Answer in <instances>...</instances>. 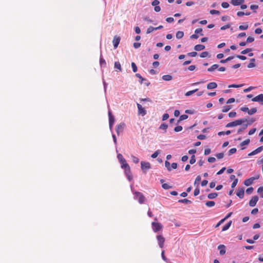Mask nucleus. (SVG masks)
<instances>
[{
	"mask_svg": "<svg viewBox=\"0 0 263 263\" xmlns=\"http://www.w3.org/2000/svg\"><path fill=\"white\" fill-rule=\"evenodd\" d=\"M255 121V119H250V120L249 121H248V123L247 124H246L243 127V129H245L247 127L248 125H250L251 124H252L254 121Z\"/></svg>",
	"mask_w": 263,
	"mask_h": 263,
	"instance_id": "obj_32",
	"label": "nucleus"
},
{
	"mask_svg": "<svg viewBox=\"0 0 263 263\" xmlns=\"http://www.w3.org/2000/svg\"><path fill=\"white\" fill-rule=\"evenodd\" d=\"M125 126V124L124 123H121L117 125L116 128V131L118 135H119L120 133L123 132Z\"/></svg>",
	"mask_w": 263,
	"mask_h": 263,
	"instance_id": "obj_7",
	"label": "nucleus"
},
{
	"mask_svg": "<svg viewBox=\"0 0 263 263\" xmlns=\"http://www.w3.org/2000/svg\"><path fill=\"white\" fill-rule=\"evenodd\" d=\"M232 108L231 105H226L223 106L222 109L223 112H227Z\"/></svg>",
	"mask_w": 263,
	"mask_h": 263,
	"instance_id": "obj_28",
	"label": "nucleus"
},
{
	"mask_svg": "<svg viewBox=\"0 0 263 263\" xmlns=\"http://www.w3.org/2000/svg\"><path fill=\"white\" fill-rule=\"evenodd\" d=\"M253 191V188L252 187H250L248 188L246 190V193L248 194H251Z\"/></svg>",
	"mask_w": 263,
	"mask_h": 263,
	"instance_id": "obj_55",
	"label": "nucleus"
},
{
	"mask_svg": "<svg viewBox=\"0 0 263 263\" xmlns=\"http://www.w3.org/2000/svg\"><path fill=\"white\" fill-rule=\"evenodd\" d=\"M152 227L153 231L154 232H157L159 231L162 230L163 228V226L161 223L156 222H152Z\"/></svg>",
	"mask_w": 263,
	"mask_h": 263,
	"instance_id": "obj_4",
	"label": "nucleus"
},
{
	"mask_svg": "<svg viewBox=\"0 0 263 263\" xmlns=\"http://www.w3.org/2000/svg\"><path fill=\"white\" fill-rule=\"evenodd\" d=\"M117 158L121 164V167L122 168H127L128 169L129 165L127 163L126 160L124 158L122 155L119 154L117 155Z\"/></svg>",
	"mask_w": 263,
	"mask_h": 263,
	"instance_id": "obj_3",
	"label": "nucleus"
},
{
	"mask_svg": "<svg viewBox=\"0 0 263 263\" xmlns=\"http://www.w3.org/2000/svg\"><path fill=\"white\" fill-rule=\"evenodd\" d=\"M205 48V46L203 45L198 44L195 46L194 49L196 51L202 50Z\"/></svg>",
	"mask_w": 263,
	"mask_h": 263,
	"instance_id": "obj_21",
	"label": "nucleus"
},
{
	"mask_svg": "<svg viewBox=\"0 0 263 263\" xmlns=\"http://www.w3.org/2000/svg\"><path fill=\"white\" fill-rule=\"evenodd\" d=\"M254 41V38L253 37L249 36L247 39V43H250Z\"/></svg>",
	"mask_w": 263,
	"mask_h": 263,
	"instance_id": "obj_50",
	"label": "nucleus"
},
{
	"mask_svg": "<svg viewBox=\"0 0 263 263\" xmlns=\"http://www.w3.org/2000/svg\"><path fill=\"white\" fill-rule=\"evenodd\" d=\"M178 202H181V203H191V201H190L187 199H180L178 201Z\"/></svg>",
	"mask_w": 263,
	"mask_h": 263,
	"instance_id": "obj_42",
	"label": "nucleus"
},
{
	"mask_svg": "<svg viewBox=\"0 0 263 263\" xmlns=\"http://www.w3.org/2000/svg\"><path fill=\"white\" fill-rule=\"evenodd\" d=\"M242 85H243L242 84H241V85L232 84V85H230L228 86V87L229 88H238V87H241Z\"/></svg>",
	"mask_w": 263,
	"mask_h": 263,
	"instance_id": "obj_53",
	"label": "nucleus"
},
{
	"mask_svg": "<svg viewBox=\"0 0 263 263\" xmlns=\"http://www.w3.org/2000/svg\"><path fill=\"white\" fill-rule=\"evenodd\" d=\"M215 204V203L214 201H206L205 203V205L208 207H212L214 206Z\"/></svg>",
	"mask_w": 263,
	"mask_h": 263,
	"instance_id": "obj_30",
	"label": "nucleus"
},
{
	"mask_svg": "<svg viewBox=\"0 0 263 263\" xmlns=\"http://www.w3.org/2000/svg\"><path fill=\"white\" fill-rule=\"evenodd\" d=\"M210 13L211 14H219L220 13L219 11L216 10H211L210 11Z\"/></svg>",
	"mask_w": 263,
	"mask_h": 263,
	"instance_id": "obj_51",
	"label": "nucleus"
},
{
	"mask_svg": "<svg viewBox=\"0 0 263 263\" xmlns=\"http://www.w3.org/2000/svg\"><path fill=\"white\" fill-rule=\"evenodd\" d=\"M208 52L207 51H204L200 53V57L202 58H205L208 56Z\"/></svg>",
	"mask_w": 263,
	"mask_h": 263,
	"instance_id": "obj_49",
	"label": "nucleus"
},
{
	"mask_svg": "<svg viewBox=\"0 0 263 263\" xmlns=\"http://www.w3.org/2000/svg\"><path fill=\"white\" fill-rule=\"evenodd\" d=\"M236 57L241 60H245L247 59L246 57L244 55H237Z\"/></svg>",
	"mask_w": 263,
	"mask_h": 263,
	"instance_id": "obj_62",
	"label": "nucleus"
},
{
	"mask_svg": "<svg viewBox=\"0 0 263 263\" xmlns=\"http://www.w3.org/2000/svg\"><path fill=\"white\" fill-rule=\"evenodd\" d=\"M248 28V25L247 24H245L244 25H240L239 26V29L240 30H245L247 29Z\"/></svg>",
	"mask_w": 263,
	"mask_h": 263,
	"instance_id": "obj_39",
	"label": "nucleus"
},
{
	"mask_svg": "<svg viewBox=\"0 0 263 263\" xmlns=\"http://www.w3.org/2000/svg\"><path fill=\"white\" fill-rule=\"evenodd\" d=\"M188 116L186 115H182L179 117V120L178 121V123H179L180 121H182L184 120H185L187 119Z\"/></svg>",
	"mask_w": 263,
	"mask_h": 263,
	"instance_id": "obj_35",
	"label": "nucleus"
},
{
	"mask_svg": "<svg viewBox=\"0 0 263 263\" xmlns=\"http://www.w3.org/2000/svg\"><path fill=\"white\" fill-rule=\"evenodd\" d=\"M141 166L142 170L144 171L145 170H148L151 167V164L148 162L141 161Z\"/></svg>",
	"mask_w": 263,
	"mask_h": 263,
	"instance_id": "obj_9",
	"label": "nucleus"
},
{
	"mask_svg": "<svg viewBox=\"0 0 263 263\" xmlns=\"http://www.w3.org/2000/svg\"><path fill=\"white\" fill-rule=\"evenodd\" d=\"M202 28H198L195 30V33L196 34H200V35H203V34L202 33Z\"/></svg>",
	"mask_w": 263,
	"mask_h": 263,
	"instance_id": "obj_48",
	"label": "nucleus"
},
{
	"mask_svg": "<svg viewBox=\"0 0 263 263\" xmlns=\"http://www.w3.org/2000/svg\"><path fill=\"white\" fill-rule=\"evenodd\" d=\"M120 41V37L117 35H115L114 37L112 43L115 48H117Z\"/></svg>",
	"mask_w": 263,
	"mask_h": 263,
	"instance_id": "obj_11",
	"label": "nucleus"
},
{
	"mask_svg": "<svg viewBox=\"0 0 263 263\" xmlns=\"http://www.w3.org/2000/svg\"><path fill=\"white\" fill-rule=\"evenodd\" d=\"M197 91L198 89H195L189 91L185 93V96L186 97L190 96L194 93L195 92H197Z\"/></svg>",
	"mask_w": 263,
	"mask_h": 263,
	"instance_id": "obj_29",
	"label": "nucleus"
},
{
	"mask_svg": "<svg viewBox=\"0 0 263 263\" xmlns=\"http://www.w3.org/2000/svg\"><path fill=\"white\" fill-rule=\"evenodd\" d=\"M250 139H246L240 143V145L243 146L245 145H247L250 143Z\"/></svg>",
	"mask_w": 263,
	"mask_h": 263,
	"instance_id": "obj_47",
	"label": "nucleus"
},
{
	"mask_svg": "<svg viewBox=\"0 0 263 263\" xmlns=\"http://www.w3.org/2000/svg\"><path fill=\"white\" fill-rule=\"evenodd\" d=\"M188 55L192 57H195L197 55V53L195 51L189 52L187 53Z\"/></svg>",
	"mask_w": 263,
	"mask_h": 263,
	"instance_id": "obj_59",
	"label": "nucleus"
},
{
	"mask_svg": "<svg viewBox=\"0 0 263 263\" xmlns=\"http://www.w3.org/2000/svg\"><path fill=\"white\" fill-rule=\"evenodd\" d=\"M221 6L223 8H228L229 7V4L227 2H223L221 4Z\"/></svg>",
	"mask_w": 263,
	"mask_h": 263,
	"instance_id": "obj_57",
	"label": "nucleus"
},
{
	"mask_svg": "<svg viewBox=\"0 0 263 263\" xmlns=\"http://www.w3.org/2000/svg\"><path fill=\"white\" fill-rule=\"evenodd\" d=\"M159 151H157L156 152H155L154 153H153V154L152 155L151 157H152V158H156L158 156V155H159Z\"/></svg>",
	"mask_w": 263,
	"mask_h": 263,
	"instance_id": "obj_60",
	"label": "nucleus"
},
{
	"mask_svg": "<svg viewBox=\"0 0 263 263\" xmlns=\"http://www.w3.org/2000/svg\"><path fill=\"white\" fill-rule=\"evenodd\" d=\"M199 193H200V190H199V189L198 188H196L195 189V190H194V196H197L199 194Z\"/></svg>",
	"mask_w": 263,
	"mask_h": 263,
	"instance_id": "obj_63",
	"label": "nucleus"
},
{
	"mask_svg": "<svg viewBox=\"0 0 263 263\" xmlns=\"http://www.w3.org/2000/svg\"><path fill=\"white\" fill-rule=\"evenodd\" d=\"M263 149V146H260L248 154L249 156L256 155L261 152Z\"/></svg>",
	"mask_w": 263,
	"mask_h": 263,
	"instance_id": "obj_14",
	"label": "nucleus"
},
{
	"mask_svg": "<svg viewBox=\"0 0 263 263\" xmlns=\"http://www.w3.org/2000/svg\"><path fill=\"white\" fill-rule=\"evenodd\" d=\"M216 157L218 159H222L224 156V154L223 153H220L216 154Z\"/></svg>",
	"mask_w": 263,
	"mask_h": 263,
	"instance_id": "obj_58",
	"label": "nucleus"
},
{
	"mask_svg": "<svg viewBox=\"0 0 263 263\" xmlns=\"http://www.w3.org/2000/svg\"><path fill=\"white\" fill-rule=\"evenodd\" d=\"M182 130V127L181 126H177L175 127L174 131L175 132H179Z\"/></svg>",
	"mask_w": 263,
	"mask_h": 263,
	"instance_id": "obj_45",
	"label": "nucleus"
},
{
	"mask_svg": "<svg viewBox=\"0 0 263 263\" xmlns=\"http://www.w3.org/2000/svg\"><path fill=\"white\" fill-rule=\"evenodd\" d=\"M218 249L219 250V254L221 255H223L226 253L225 246L223 245H220L218 247Z\"/></svg>",
	"mask_w": 263,
	"mask_h": 263,
	"instance_id": "obj_17",
	"label": "nucleus"
},
{
	"mask_svg": "<svg viewBox=\"0 0 263 263\" xmlns=\"http://www.w3.org/2000/svg\"><path fill=\"white\" fill-rule=\"evenodd\" d=\"M138 109V114L141 115L142 116H144L146 115V111L144 109V108L139 103H137V104Z\"/></svg>",
	"mask_w": 263,
	"mask_h": 263,
	"instance_id": "obj_8",
	"label": "nucleus"
},
{
	"mask_svg": "<svg viewBox=\"0 0 263 263\" xmlns=\"http://www.w3.org/2000/svg\"><path fill=\"white\" fill-rule=\"evenodd\" d=\"M100 64L101 66H103V67H105L106 64L105 60L103 59V58L102 56H101L100 59Z\"/></svg>",
	"mask_w": 263,
	"mask_h": 263,
	"instance_id": "obj_31",
	"label": "nucleus"
},
{
	"mask_svg": "<svg viewBox=\"0 0 263 263\" xmlns=\"http://www.w3.org/2000/svg\"><path fill=\"white\" fill-rule=\"evenodd\" d=\"M133 194L134 195V199L137 200L140 204H143L144 203L145 197L142 193L140 192L134 191L133 192Z\"/></svg>",
	"mask_w": 263,
	"mask_h": 263,
	"instance_id": "obj_1",
	"label": "nucleus"
},
{
	"mask_svg": "<svg viewBox=\"0 0 263 263\" xmlns=\"http://www.w3.org/2000/svg\"><path fill=\"white\" fill-rule=\"evenodd\" d=\"M132 67L133 68V70L134 72H137V67L136 65V64L134 62H132L131 64Z\"/></svg>",
	"mask_w": 263,
	"mask_h": 263,
	"instance_id": "obj_41",
	"label": "nucleus"
},
{
	"mask_svg": "<svg viewBox=\"0 0 263 263\" xmlns=\"http://www.w3.org/2000/svg\"><path fill=\"white\" fill-rule=\"evenodd\" d=\"M257 111V109L256 108H253L251 109H249L248 114L250 115H252L255 113H256Z\"/></svg>",
	"mask_w": 263,
	"mask_h": 263,
	"instance_id": "obj_34",
	"label": "nucleus"
},
{
	"mask_svg": "<svg viewBox=\"0 0 263 263\" xmlns=\"http://www.w3.org/2000/svg\"><path fill=\"white\" fill-rule=\"evenodd\" d=\"M263 149V146H260L248 154L249 156L256 155L261 152Z\"/></svg>",
	"mask_w": 263,
	"mask_h": 263,
	"instance_id": "obj_15",
	"label": "nucleus"
},
{
	"mask_svg": "<svg viewBox=\"0 0 263 263\" xmlns=\"http://www.w3.org/2000/svg\"><path fill=\"white\" fill-rule=\"evenodd\" d=\"M168 127V125L166 123H163L162 124L160 127L159 128L161 129H164L165 130V132H166V130Z\"/></svg>",
	"mask_w": 263,
	"mask_h": 263,
	"instance_id": "obj_36",
	"label": "nucleus"
},
{
	"mask_svg": "<svg viewBox=\"0 0 263 263\" xmlns=\"http://www.w3.org/2000/svg\"><path fill=\"white\" fill-rule=\"evenodd\" d=\"M244 0H232L231 3L234 6H238L243 3Z\"/></svg>",
	"mask_w": 263,
	"mask_h": 263,
	"instance_id": "obj_18",
	"label": "nucleus"
},
{
	"mask_svg": "<svg viewBox=\"0 0 263 263\" xmlns=\"http://www.w3.org/2000/svg\"><path fill=\"white\" fill-rule=\"evenodd\" d=\"M125 171V173L127 176V179L130 181L133 179V176L130 172V167L128 166V169L127 168H124Z\"/></svg>",
	"mask_w": 263,
	"mask_h": 263,
	"instance_id": "obj_12",
	"label": "nucleus"
},
{
	"mask_svg": "<svg viewBox=\"0 0 263 263\" xmlns=\"http://www.w3.org/2000/svg\"><path fill=\"white\" fill-rule=\"evenodd\" d=\"M236 151L237 150L236 148H232L229 150L228 155L230 156L233 154H235L236 152Z\"/></svg>",
	"mask_w": 263,
	"mask_h": 263,
	"instance_id": "obj_40",
	"label": "nucleus"
},
{
	"mask_svg": "<svg viewBox=\"0 0 263 263\" xmlns=\"http://www.w3.org/2000/svg\"><path fill=\"white\" fill-rule=\"evenodd\" d=\"M255 61V60L254 59H251L250 60V63H249V64L247 66L249 68H253L255 66V64L254 63Z\"/></svg>",
	"mask_w": 263,
	"mask_h": 263,
	"instance_id": "obj_24",
	"label": "nucleus"
},
{
	"mask_svg": "<svg viewBox=\"0 0 263 263\" xmlns=\"http://www.w3.org/2000/svg\"><path fill=\"white\" fill-rule=\"evenodd\" d=\"M115 68L119 69V71H121V66L119 62H115Z\"/></svg>",
	"mask_w": 263,
	"mask_h": 263,
	"instance_id": "obj_33",
	"label": "nucleus"
},
{
	"mask_svg": "<svg viewBox=\"0 0 263 263\" xmlns=\"http://www.w3.org/2000/svg\"><path fill=\"white\" fill-rule=\"evenodd\" d=\"M219 67L218 64H214L208 69L209 72H212Z\"/></svg>",
	"mask_w": 263,
	"mask_h": 263,
	"instance_id": "obj_23",
	"label": "nucleus"
},
{
	"mask_svg": "<svg viewBox=\"0 0 263 263\" xmlns=\"http://www.w3.org/2000/svg\"><path fill=\"white\" fill-rule=\"evenodd\" d=\"M208 161L210 163H213L216 161V159L214 157H209Z\"/></svg>",
	"mask_w": 263,
	"mask_h": 263,
	"instance_id": "obj_61",
	"label": "nucleus"
},
{
	"mask_svg": "<svg viewBox=\"0 0 263 263\" xmlns=\"http://www.w3.org/2000/svg\"><path fill=\"white\" fill-rule=\"evenodd\" d=\"M238 183V179H235L231 184L232 188H234L236 186Z\"/></svg>",
	"mask_w": 263,
	"mask_h": 263,
	"instance_id": "obj_54",
	"label": "nucleus"
},
{
	"mask_svg": "<svg viewBox=\"0 0 263 263\" xmlns=\"http://www.w3.org/2000/svg\"><path fill=\"white\" fill-rule=\"evenodd\" d=\"M236 195L240 198L242 199L244 196V190L243 188H240L238 190Z\"/></svg>",
	"mask_w": 263,
	"mask_h": 263,
	"instance_id": "obj_16",
	"label": "nucleus"
},
{
	"mask_svg": "<svg viewBox=\"0 0 263 263\" xmlns=\"http://www.w3.org/2000/svg\"><path fill=\"white\" fill-rule=\"evenodd\" d=\"M165 166L168 171H171L172 170L171 167L170 166V163L168 161H166L165 162Z\"/></svg>",
	"mask_w": 263,
	"mask_h": 263,
	"instance_id": "obj_43",
	"label": "nucleus"
},
{
	"mask_svg": "<svg viewBox=\"0 0 263 263\" xmlns=\"http://www.w3.org/2000/svg\"><path fill=\"white\" fill-rule=\"evenodd\" d=\"M228 115L230 118H233L236 116V112L235 111H231L229 113Z\"/></svg>",
	"mask_w": 263,
	"mask_h": 263,
	"instance_id": "obj_56",
	"label": "nucleus"
},
{
	"mask_svg": "<svg viewBox=\"0 0 263 263\" xmlns=\"http://www.w3.org/2000/svg\"><path fill=\"white\" fill-rule=\"evenodd\" d=\"M247 120L246 119H240L237 120H235L233 122H230L228 123L226 125L227 127H231L236 126L237 125H241L242 123H243L245 122H246Z\"/></svg>",
	"mask_w": 263,
	"mask_h": 263,
	"instance_id": "obj_2",
	"label": "nucleus"
},
{
	"mask_svg": "<svg viewBox=\"0 0 263 263\" xmlns=\"http://www.w3.org/2000/svg\"><path fill=\"white\" fill-rule=\"evenodd\" d=\"M136 76L140 79V83H142L143 81L145 80V79L142 77V76L139 73H136Z\"/></svg>",
	"mask_w": 263,
	"mask_h": 263,
	"instance_id": "obj_52",
	"label": "nucleus"
},
{
	"mask_svg": "<svg viewBox=\"0 0 263 263\" xmlns=\"http://www.w3.org/2000/svg\"><path fill=\"white\" fill-rule=\"evenodd\" d=\"M131 157L133 162H134L135 163H138L139 162V159L137 157L134 155H132Z\"/></svg>",
	"mask_w": 263,
	"mask_h": 263,
	"instance_id": "obj_38",
	"label": "nucleus"
},
{
	"mask_svg": "<svg viewBox=\"0 0 263 263\" xmlns=\"http://www.w3.org/2000/svg\"><path fill=\"white\" fill-rule=\"evenodd\" d=\"M218 196L217 193H212L208 195V198L210 199L215 198Z\"/></svg>",
	"mask_w": 263,
	"mask_h": 263,
	"instance_id": "obj_26",
	"label": "nucleus"
},
{
	"mask_svg": "<svg viewBox=\"0 0 263 263\" xmlns=\"http://www.w3.org/2000/svg\"><path fill=\"white\" fill-rule=\"evenodd\" d=\"M258 200V198L257 196H253L249 201V205L252 207L256 205Z\"/></svg>",
	"mask_w": 263,
	"mask_h": 263,
	"instance_id": "obj_10",
	"label": "nucleus"
},
{
	"mask_svg": "<svg viewBox=\"0 0 263 263\" xmlns=\"http://www.w3.org/2000/svg\"><path fill=\"white\" fill-rule=\"evenodd\" d=\"M169 118V115L168 114H164L162 117V120L165 121Z\"/></svg>",
	"mask_w": 263,
	"mask_h": 263,
	"instance_id": "obj_64",
	"label": "nucleus"
},
{
	"mask_svg": "<svg viewBox=\"0 0 263 263\" xmlns=\"http://www.w3.org/2000/svg\"><path fill=\"white\" fill-rule=\"evenodd\" d=\"M252 51V49L251 48H247L242 51H241V53L242 54H245L248 52H250V51Z\"/></svg>",
	"mask_w": 263,
	"mask_h": 263,
	"instance_id": "obj_44",
	"label": "nucleus"
},
{
	"mask_svg": "<svg viewBox=\"0 0 263 263\" xmlns=\"http://www.w3.org/2000/svg\"><path fill=\"white\" fill-rule=\"evenodd\" d=\"M252 101L253 102H263V94L261 93L255 97L253 98L252 99Z\"/></svg>",
	"mask_w": 263,
	"mask_h": 263,
	"instance_id": "obj_13",
	"label": "nucleus"
},
{
	"mask_svg": "<svg viewBox=\"0 0 263 263\" xmlns=\"http://www.w3.org/2000/svg\"><path fill=\"white\" fill-rule=\"evenodd\" d=\"M157 239L160 248H163L164 243L165 242V238L161 234H160L157 236Z\"/></svg>",
	"mask_w": 263,
	"mask_h": 263,
	"instance_id": "obj_5",
	"label": "nucleus"
},
{
	"mask_svg": "<svg viewBox=\"0 0 263 263\" xmlns=\"http://www.w3.org/2000/svg\"><path fill=\"white\" fill-rule=\"evenodd\" d=\"M196 162V159H195V155H193L191 158V159L190 160V163L191 164H194L195 162Z\"/></svg>",
	"mask_w": 263,
	"mask_h": 263,
	"instance_id": "obj_46",
	"label": "nucleus"
},
{
	"mask_svg": "<svg viewBox=\"0 0 263 263\" xmlns=\"http://www.w3.org/2000/svg\"><path fill=\"white\" fill-rule=\"evenodd\" d=\"M184 35V32L181 31H178L176 32V37L178 39H180L183 37Z\"/></svg>",
	"mask_w": 263,
	"mask_h": 263,
	"instance_id": "obj_22",
	"label": "nucleus"
},
{
	"mask_svg": "<svg viewBox=\"0 0 263 263\" xmlns=\"http://www.w3.org/2000/svg\"><path fill=\"white\" fill-rule=\"evenodd\" d=\"M108 117L109 127L111 128L115 122V118L110 110L108 111Z\"/></svg>",
	"mask_w": 263,
	"mask_h": 263,
	"instance_id": "obj_6",
	"label": "nucleus"
},
{
	"mask_svg": "<svg viewBox=\"0 0 263 263\" xmlns=\"http://www.w3.org/2000/svg\"><path fill=\"white\" fill-rule=\"evenodd\" d=\"M162 79L164 81H168L172 80L173 78L172 76L167 74L163 76Z\"/></svg>",
	"mask_w": 263,
	"mask_h": 263,
	"instance_id": "obj_25",
	"label": "nucleus"
},
{
	"mask_svg": "<svg viewBox=\"0 0 263 263\" xmlns=\"http://www.w3.org/2000/svg\"><path fill=\"white\" fill-rule=\"evenodd\" d=\"M162 187L163 189H164L165 190H167V189L172 188V186L170 185L167 183H163L162 185Z\"/></svg>",
	"mask_w": 263,
	"mask_h": 263,
	"instance_id": "obj_37",
	"label": "nucleus"
},
{
	"mask_svg": "<svg viewBox=\"0 0 263 263\" xmlns=\"http://www.w3.org/2000/svg\"><path fill=\"white\" fill-rule=\"evenodd\" d=\"M232 224V221H230L228 223L224 225L222 229V231H225L227 230L231 226Z\"/></svg>",
	"mask_w": 263,
	"mask_h": 263,
	"instance_id": "obj_27",
	"label": "nucleus"
},
{
	"mask_svg": "<svg viewBox=\"0 0 263 263\" xmlns=\"http://www.w3.org/2000/svg\"><path fill=\"white\" fill-rule=\"evenodd\" d=\"M254 180V178L253 177L246 179L244 181V184L246 186H249L250 185L252 184Z\"/></svg>",
	"mask_w": 263,
	"mask_h": 263,
	"instance_id": "obj_20",
	"label": "nucleus"
},
{
	"mask_svg": "<svg viewBox=\"0 0 263 263\" xmlns=\"http://www.w3.org/2000/svg\"><path fill=\"white\" fill-rule=\"evenodd\" d=\"M217 87V84L215 82H211L207 85V88L208 89H212L215 88Z\"/></svg>",
	"mask_w": 263,
	"mask_h": 263,
	"instance_id": "obj_19",
	"label": "nucleus"
}]
</instances>
